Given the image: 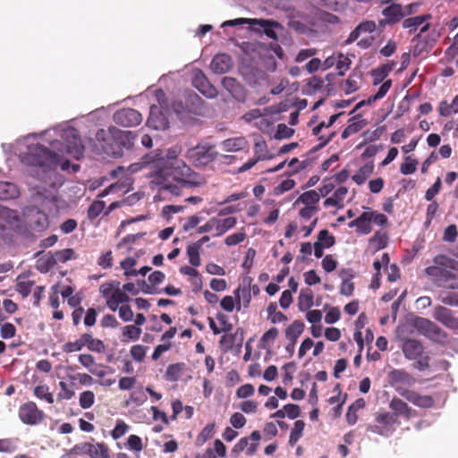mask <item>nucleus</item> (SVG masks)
I'll return each mask as SVG.
<instances>
[{"label": "nucleus", "instance_id": "1", "mask_svg": "<svg viewBox=\"0 0 458 458\" xmlns=\"http://www.w3.org/2000/svg\"><path fill=\"white\" fill-rule=\"evenodd\" d=\"M131 173L145 171L151 183L160 187L161 192L169 191L178 196L182 188H193L204 183V178L193 173L182 160L165 157H144L140 163L129 167Z\"/></svg>", "mask_w": 458, "mask_h": 458}, {"label": "nucleus", "instance_id": "2", "mask_svg": "<svg viewBox=\"0 0 458 458\" xmlns=\"http://www.w3.org/2000/svg\"><path fill=\"white\" fill-rule=\"evenodd\" d=\"M50 131H46L42 137V143H32L27 147L26 151L20 155L21 162L26 166V173L36 178L39 183L35 187L37 192L45 199L51 202L57 200V188L55 165L57 157L54 150H50L45 143L53 146L55 140H48Z\"/></svg>", "mask_w": 458, "mask_h": 458}, {"label": "nucleus", "instance_id": "3", "mask_svg": "<svg viewBox=\"0 0 458 458\" xmlns=\"http://www.w3.org/2000/svg\"><path fill=\"white\" fill-rule=\"evenodd\" d=\"M434 265L428 267L425 273L446 287L458 289V278L454 273L458 272V261L445 255L436 256Z\"/></svg>", "mask_w": 458, "mask_h": 458}, {"label": "nucleus", "instance_id": "4", "mask_svg": "<svg viewBox=\"0 0 458 458\" xmlns=\"http://www.w3.org/2000/svg\"><path fill=\"white\" fill-rule=\"evenodd\" d=\"M132 136L131 131H123L115 127H110L108 130L100 129L96 133V140L98 144L89 146L91 150L96 153H105L107 156H120V144H123V139L130 140Z\"/></svg>", "mask_w": 458, "mask_h": 458}, {"label": "nucleus", "instance_id": "5", "mask_svg": "<svg viewBox=\"0 0 458 458\" xmlns=\"http://www.w3.org/2000/svg\"><path fill=\"white\" fill-rule=\"evenodd\" d=\"M281 111L282 109L276 106H268L264 109L254 108L245 113L242 116V120L246 123L252 124L263 132H267L276 122L274 116Z\"/></svg>", "mask_w": 458, "mask_h": 458}, {"label": "nucleus", "instance_id": "6", "mask_svg": "<svg viewBox=\"0 0 458 458\" xmlns=\"http://www.w3.org/2000/svg\"><path fill=\"white\" fill-rule=\"evenodd\" d=\"M99 293L106 300L107 308L112 311H116L119 306L130 301V297L121 289L120 283L117 281L102 284L99 286Z\"/></svg>", "mask_w": 458, "mask_h": 458}, {"label": "nucleus", "instance_id": "7", "mask_svg": "<svg viewBox=\"0 0 458 458\" xmlns=\"http://www.w3.org/2000/svg\"><path fill=\"white\" fill-rule=\"evenodd\" d=\"M13 233H25L26 228L17 211L0 206V235L9 236Z\"/></svg>", "mask_w": 458, "mask_h": 458}, {"label": "nucleus", "instance_id": "8", "mask_svg": "<svg viewBox=\"0 0 458 458\" xmlns=\"http://www.w3.org/2000/svg\"><path fill=\"white\" fill-rule=\"evenodd\" d=\"M63 147L66 153L72 158L79 160L83 157L85 145L76 129L72 127L62 129Z\"/></svg>", "mask_w": 458, "mask_h": 458}, {"label": "nucleus", "instance_id": "9", "mask_svg": "<svg viewBox=\"0 0 458 458\" xmlns=\"http://www.w3.org/2000/svg\"><path fill=\"white\" fill-rule=\"evenodd\" d=\"M156 97L159 102V106L152 105L150 106L147 125L154 130L164 131L167 129L169 125V120L165 114L166 109L165 107L164 102L161 101V98L165 97V94L162 90H157Z\"/></svg>", "mask_w": 458, "mask_h": 458}, {"label": "nucleus", "instance_id": "10", "mask_svg": "<svg viewBox=\"0 0 458 458\" xmlns=\"http://www.w3.org/2000/svg\"><path fill=\"white\" fill-rule=\"evenodd\" d=\"M398 425L399 422L395 415L386 411L378 412L376 414L375 423L369 425L368 430L383 437H389Z\"/></svg>", "mask_w": 458, "mask_h": 458}, {"label": "nucleus", "instance_id": "11", "mask_svg": "<svg viewBox=\"0 0 458 458\" xmlns=\"http://www.w3.org/2000/svg\"><path fill=\"white\" fill-rule=\"evenodd\" d=\"M23 226L26 228V232L30 229L34 231H43L48 225V217L47 214L40 211L36 207H28L23 209L22 212Z\"/></svg>", "mask_w": 458, "mask_h": 458}, {"label": "nucleus", "instance_id": "12", "mask_svg": "<svg viewBox=\"0 0 458 458\" xmlns=\"http://www.w3.org/2000/svg\"><path fill=\"white\" fill-rule=\"evenodd\" d=\"M236 223V218L233 216L226 218L212 217L206 224L199 227L198 233H210L213 236L218 237L233 228Z\"/></svg>", "mask_w": 458, "mask_h": 458}, {"label": "nucleus", "instance_id": "13", "mask_svg": "<svg viewBox=\"0 0 458 458\" xmlns=\"http://www.w3.org/2000/svg\"><path fill=\"white\" fill-rule=\"evenodd\" d=\"M189 157L196 165H206L217 157V152L212 145L199 144L189 150Z\"/></svg>", "mask_w": 458, "mask_h": 458}, {"label": "nucleus", "instance_id": "14", "mask_svg": "<svg viewBox=\"0 0 458 458\" xmlns=\"http://www.w3.org/2000/svg\"><path fill=\"white\" fill-rule=\"evenodd\" d=\"M414 328L426 337L441 342L445 337L444 332L432 321L424 318H416L412 323Z\"/></svg>", "mask_w": 458, "mask_h": 458}, {"label": "nucleus", "instance_id": "15", "mask_svg": "<svg viewBox=\"0 0 458 458\" xmlns=\"http://www.w3.org/2000/svg\"><path fill=\"white\" fill-rule=\"evenodd\" d=\"M77 454L89 458H109V449L104 443H81L74 447Z\"/></svg>", "mask_w": 458, "mask_h": 458}, {"label": "nucleus", "instance_id": "16", "mask_svg": "<svg viewBox=\"0 0 458 458\" xmlns=\"http://www.w3.org/2000/svg\"><path fill=\"white\" fill-rule=\"evenodd\" d=\"M259 25V27L264 29L266 34L270 38H276L275 32L272 30V27L276 25V23L271 22L270 21L262 20V19H249V18H237L234 20H228L224 21L221 24V28L226 27H234V26H242V25Z\"/></svg>", "mask_w": 458, "mask_h": 458}, {"label": "nucleus", "instance_id": "17", "mask_svg": "<svg viewBox=\"0 0 458 458\" xmlns=\"http://www.w3.org/2000/svg\"><path fill=\"white\" fill-rule=\"evenodd\" d=\"M19 418L25 424L36 425L44 419V412L37 407L35 403L28 402L20 407Z\"/></svg>", "mask_w": 458, "mask_h": 458}, {"label": "nucleus", "instance_id": "18", "mask_svg": "<svg viewBox=\"0 0 458 458\" xmlns=\"http://www.w3.org/2000/svg\"><path fill=\"white\" fill-rule=\"evenodd\" d=\"M255 157L250 158L246 163L238 168V173H244L251 169L259 161L270 159L271 156L267 151V142L260 139L257 140L254 143Z\"/></svg>", "mask_w": 458, "mask_h": 458}, {"label": "nucleus", "instance_id": "19", "mask_svg": "<svg viewBox=\"0 0 458 458\" xmlns=\"http://www.w3.org/2000/svg\"><path fill=\"white\" fill-rule=\"evenodd\" d=\"M114 121L122 126L132 127L140 124L142 115L135 109L123 108L114 114Z\"/></svg>", "mask_w": 458, "mask_h": 458}, {"label": "nucleus", "instance_id": "20", "mask_svg": "<svg viewBox=\"0 0 458 458\" xmlns=\"http://www.w3.org/2000/svg\"><path fill=\"white\" fill-rule=\"evenodd\" d=\"M192 84L201 94L208 98H213L217 95L216 88L209 83L200 70H194Z\"/></svg>", "mask_w": 458, "mask_h": 458}, {"label": "nucleus", "instance_id": "21", "mask_svg": "<svg viewBox=\"0 0 458 458\" xmlns=\"http://www.w3.org/2000/svg\"><path fill=\"white\" fill-rule=\"evenodd\" d=\"M433 317L445 327L458 330V318L454 317L450 310L438 306L435 309Z\"/></svg>", "mask_w": 458, "mask_h": 458}, {"label": "nucleus", "instance_id": "22", "mask_svg": "<svg viewBox=\"0 0 458 458\" xmlns=\"http://www.w3.org/2000/svg\"><path fill=\"white\" fill-rule=\"evenodd\" d=\"M402 350L406 359L416 360L423 354L424 347L420 342L414 339H404Z\"/></svg>", "mask_w": 458, "mask_h": 458}, {"label": "nucleus", "instance_id": "23", "mask_svg": "<svg viewBox=\"0 0 458 458\" xmlns=\"http://www.w3.org/2000/svg\"><path fill=\"white\" fill-rule=\"evenodd\" d=\"M370 217L371 216H369L366 208L363 213L348 224V226L350 228H355L356 232L360 234H369L372 232V227L369 224Z\"/></svg>", "mask_w": 458, "mask_h": 458}, {"label": "nucleus", "instance_id": "24", "mask_svg": "<svg viewBox=\"0 0 458 458\" xmlns=\"http://www.w3.org/2000/svg\"><path fill=\"white\" fill-rule=\"evenodd\" d=\"M391 87H392L391 80L385 81L382 85H380V87L376 94L369 96L367 99L360 101L355 106V108L353 109V111L352 113L356 112L357 110H359L360 107H362L364 106H369L372 103L384 98L386 97V95L387 94V92L389 91V89H391Z\"/></svg>", "mask_w": 458, "mask_h": 458}, {"label": "nucleus", "instance_id": "25", "mask_svg": "<svg viewBox=\"0 0 458 458\" xmlns=\"http://www.w3.org/2000/svg\"><path fill=\"white\" fill-rule=\"evenodd\" d=\"M391 87H392L391 80L385 81L382 85H380V87L376 94L369 96L367 99L360 101L355 106V108L353 109V111L352 113L356 112L357 110H359L360 107H362L364 106H369L372 103L384 98L386 97V95L387 94V92L389 91V89H391Z\"/></svg>", "mask_w": 458, "mask_h": 458}, {"label": "nucleus", "instance_id": "26", "mask_svg": "<svg viewBox=\"0 0 458 458\" xmlns=\"http://www.w3.org/2000/svg\"><path fill=\"white\" fill-rule=\"evenodd\" d=\"M391 87H392L391 80L385 81L382 85H380V87L376 94L369 96L367 99L360 101L355 106V108L353 109V111L352 113L356 112L357 110H359L360 107H362L364 106H369L372 103L384 98L386 97V95L387 94V92L389 91V89H391Z\"/></svg>", "mask_w": 458, "mask_h": 458}, {"label": "nucleus", "instance_id": "27", "mask_svg": "<svg viewBox=\"0 0 458 458\" xmlns=\"http://www.w3.org/2000/svg\"><path fill=\"white\" fill-rule=\"evenodd\" d=\"M410 403L421 408H429L433 405V400L428 395H420L413 391H403L400 393Z\"/></svg>", "mask_w": 458, "mask_h": 458}, {"label": "nucleus", "instance_id": "28", "mask_svg": "<svg viewBox=\"0 0 458 458\" xmlns=\"http://www.w3.org/2000/svg\"><path fill=\"white\" fill-rule=\"evenodd\" d=\"M232 67V59L228 55L219 54L214 56L210 68L215 73H225Z\"/></svg>", "mask_w": 458, "mask_h": 458}, {"label": "nucleus", "instance_id": "29", "mask_svg": "<svg viewBox=\"0 0 458 458\" xmlns=\"http://www.w3.org/2000/svg\"><path fill=\"white\" fill-rule=\"evenodd\" d=\"M320 200V194L315 190H310L301 194L294 201L293 206L298 207L303 205L305 207L318 208V204Z\"/></svg>", "mask_w": 458, "mask_h": 458}, {"label": "nucleus", "instance_id": "30", "mask_svg": "<svg viewBox=\"0 0 458 458\" xmlns=\"http://www.w3.org/2000/svg\"><path fill=\"white\" fill-rule=\"evenodd\" d=\"M394 64H385L378 66L376 69H373L370 72L372 78V84L374 86L383 84L387 80L386 77L394 69Z\"/></svg>", "mask_w": 458, "mask_h": 458}, {"label": "nucleus", "instance_id": "31", "mask_svg": "<svg viewBox=\"0 0 458 458\" xmlns=\"http://www.w3.org/2000/svg\"><path fill=\"white\" fill-rule=\"evenodd\" d=\"M348 193V189L344 186L339 187L331 197L327 198L324 201V207L329 208H342L344 207V202Z\"/></svg>", "mask_w": 458, "mask_h": 458}, {"label": "nucleus", "instance_id": "32", "mask_svg": "<svg viewBox=\"0 0 458 458\" xmlns=\"http://www.w3.org/2000/svg\"><path fill=\"white\" fill-rule=\"evenodd\" d=\"M305 325L301 320H294L285 329V338L292 343V350H294V345L297 339L304 331Z\"/></svg>", "mask_w": 458, "mask_h": 458}, {"label": "nucleus", "instance_id": "33", "mask_svg": "<svg viewBox=\"0 0 458 458\" xmlns=\"http://www.w3.org/2000/svg\"><path fill=\"white\" fill-rule=\"evenodd\" d=\"M247 146L248 140L244 137L230 138L221 142V148L225 152H236Z\"/></svg>", "mask_w": 458, "mask_h": 458}, {"label": "nucleus", "instance_id": "34", "mask_svg": "<svg viewBox=\"0 0 458 458\" xmlns=\"http://www.w3.org/2000/svg\"><path fill=\"white\" fill-rule=\"evenodd\" d=\"M376 30V23L372 21H367L360 23L349 35L346 44H351L358 39L362 33H371Z\"/></svg>", "mask_w": 458, "mask_h": 458}, {"label": "nucleus", "instance_id": "35", "mask_svg": "<svg viewBox=\"0 0 458 458\" xmlns=\"http://www.w3.org/2000/svg\"><path fill=\"white\" fill-rule=\"evenodd\" d=\"M298 309L301 312H305L314 306V295L310 289H301L298 297Z\"/></svg>", "mask_w": 458, "mask_h": 458}, {"label": "nucleus", "instance_id": "36", "mask_svg": "<svg viewBox=\"0 0 458 458\" xmlns=\"http://www.w3.org/2000/svg\"><path fill=\"white\" fill-rule=\"evenodd\" d=\"M389 408L394 411L393 415H395L396 419L398 416H403L407 419L412 416V411L406 403L399 398H393L389 403Z\"/></svg>", "mask_w": 458, "mask_h": 458}, {"label": "nucleus", "instance_id": "37", "mask_svg": "<svg viewBox=\"0 0 458 458\" xmlns=\"http://www.w3.org/2000/svg\"><path fill=\"white\" fill-rule=\"evenodd\" d=\"M383 15L386 17L388 22H396L404 16V12L400 4H393L386 7L383 12Z\"/></svg>", "mask_w": 458, "mask_h": 458}, {"label": "nucleus", "instance_id": "38", "mask_svg": "<svg viewBox=\"0 0 458 458\" xmlns=\"http://www.w3.org/2000/svg\"><path fill=\"white\" fill-rule=\"evenodd\" d=\"M389 379L392 384H403L411 386L414 383V378L407 372L401 369H394L389 372Z\"/></svg>", "mask_w": 458, "mask_h": 458}, {"label": "nucleus", "instance_id": "39", "mask_svg": "<svg viewBox=\"0 0 458 458\" xmlns=\"http://www.w3.org/2000/svg\"><path fill=\"white\" fill-rule=\"evenodd\" d=\"M374 165L367 163L360 166L359 170L352 176V180L358 185L363 184L367 179L373 174Z\"/></svg>", "mask_w": 458, "mask_h": 458}, {"label": "nucleus", "instance_id": "40", "mask_svg": "<svg viewBox=\"0 0 458 458\" xmlns=\"http://www.w3.org/2000/svg\"><path fill=\"white\" fill-rule=\"evenodd\" d=\"M17 186L9 182H0V199H12L19 196Z\"/></svg>", "mask_w": 458, "mask_h": 458}, {"label": "nucleus", "instance_id": "41", "mask_svg": "<svg viewBox=\"0 0 458 458\" xmlns=\"http://www.w3.org/2000/svg\"><path fill=\"white\" fill-rule=\"evenodd\" d=\"M141 328L134 325H127L122 328V342L137 341L140 337Z\"/></svg>", "mask_w": 458, "mask_h": 458}, {"label": "nucleus", "instance_id": "42", "mask_svg": "<svg viewBox=\"0 0 458 458\" xmlns=\"http://www.w3.org/2000/svg\"><path fill=\"white\" fill-rule=\"evenodd\" d=\"M82 342L89 351L101 353L105 351L104 343L97 338H94L91 335H82Z\"/></svg>", "mask_w": 458, "mask_h": 458}, {"label": "nucleus", "instance_id": "43", "mask_svg": "<svg viewBox=\"0 0 458 458\" xmlns=\"http://www.w3.org/2000/svg\"><path fill=\"white\" fill-rule=\"evenodd\" d=\"M268 319L273 324H279L287 320L286 316L277 310L276 303H270L267 309Z\"/></svg>", "mask_w": 458, "mask_h": 458}, {"label": "nucleus", "instance_id": "44", "mask_svg": "<svg viewBox=\"0 0 458 458\" xmlns=\"http://www.w3.org/2000/svg\"><path fill=\"white\" fill-rule=\"evenodd\" d=\"M458 113V95L454 97L452 103L448 104L445 101H442L439 105V114L442 116H450L453 114Z\"/></svg>", "mask_w": 458, "mask_h": 458}, {"label": "nucleus", "instance_id": "45", "mask_svg": "<svg viewBox=\"0 0 458 458\" xmlns=\"http://www.w3.org/2000/svg\"><path fill=\"white\" fill-rule=\"evenodd\" d=\"M304 428H305V422L303 420H299L294 422V426L291 431L290 437H289V445L291 446L295 445V444L302 437Z\"/></svg>", "mask_w": 458, "mask_h": 458}, {"label": "nucleus", "instance_id": "46", "mask_svg": "<svg viewBox=\"0 0 458 458\" xmlns=\"http://www.w3.org/2000/svg\"><path fill=\"white\" fill-rule=\"evenodd\" d=\"M33 285L34 283L31 280L25 276H19L17 278L16 291L25 298L30 293Z\"/></svg>", "mask_w": 458, "mask_h": 458}, {"label": "nucleus", "instance_id": "47", "mask_svg": "<svg viewBox=\"0 0 458 458\" xmlns=\"http://www.w3.org/2000/svg\"><path fill=\"white\" fill-rule=\"evenodd\" d=\"M418 165V161L411 156H406L403 163L400 165V172L403 175L412 174L415 173Z\"/></svg>", "mask_w": 458, "mask_h": 458}, {"label": "nucleus", "instance_id": "48", "mask_svg": "<svg viewBox=\"0 0 458 458\" xmlns=\"http://www.w3.org/2000/svg\"><path fill=\"white\" fill-rule=\"evenodd\" d=\"M367 210L369 216H371L369 219V224L371 225V227L373 226V225L381 227L386 226L387 225L388 219L386 215L375 211L370 208H367Z\"/></svg>", "mask_w": 458, "mask_h": 458}, {"label": "nucleus", "instance_id": "49", "mask_svg": "<svg viewBox=\"0 0 458 458\" xmlns=\"http://www.w3.org/2000/svg\"><path fill=\"white\" fill-rule=\"evenodd\" d=\"M429 15H419L415 17L407 18L403 22L404 29H410L411 30H416L420 25H422Z\"/></svg>", "mask_w": 458, "mask_h": 458}, {"label": "nucleus", "instance_id": "50", "mask_svg": "<svg viewBox=\"0 0 458 458\" xmlns=\"http://www.w3.org/2000/svg\"><path fill=\"white\" fill-rule=\"evenodd\" d=\"M233 295H235L239 308H241V303H242L244 307H247L250 302V292L247 287L237 288L234 290Z\"/></svg>", "mask_w": 458, "mask_h": 458}, {"label": "nucleus", "instance_id": "51", "mask_svg": "<svg viewBox=\"0 0 458 458\" xmlns=\"http://www.w3.org/2000/svg\"><path fill=\"white\" fill-rule=\"evenodd\" d=\"M200 250L198 246L193 243L188 245L186 252L189 258V262L193 267H199L201 264V259L199 257Z\"/></svg>", "mask_w": 458, "mask_h": 458}, {"label": "nucleus", "instance_id": "52", "mask_svg": "<svg viewBox=\"0 0 458 458\" xmlns=\"http://www.w3.org/2000/svg\"><path fill=\"white\" fill-rule=\"evenodd\" d=\"M137 264V259L134 257H128L123 261H121L120 266L124 271V275L127 277L137 276V270L134 269L135 265Z\"/></svg>", "mask_w": 458, "mask_h": 458}, {"label": "nucleus", "instance_id": "53", "mask_svg": "<svg viewBox=\"0 0 458 458\" xmlns=\"http://www.w3.org/2000/svg\"><path fill=\"white\" fill-rule=\"evenodd\" d=\"M217 319L221 321L223 325L222 327H218L214 319L212 318H208L209 327L211 328L215 335H218L222 332H227L231 330L232 326L225 321V317L224 315H218Z\"/></svg>", "mask_w": 458, "mask_h": 458}, {"label": "nucleus", "instance_id": "54", "mask_svg": "<svg viewBox=\"0 0 458 458\" xmlns=\"http://www.w3.org/2000/svg\"><path fill=\"white\" fill-rule=\"evenodd\" d=\"M316 242L328 249L335 244V237L329 233V231L324 229L319 231Z\"/></svg>", "mask_w": 458, "mask_h": 458}, {"label": "nucleus", "instance_id": "55", "mask_svg": "<svg viewBox=\"0 0 458 458\" xmlns=\"http://www.w3.org/2000/svg\"><path fill=\"white\" fill-rule=\"evenodd\" d=\"M182 373V369L180 364L169 365L165 373V378L167 381L174 382L177 381Z\"/></svg>", "mask_w": 458, "mask_h": 458}, {"label": "nucleus", "instance_id": "56", "mask_svg": "<svg viewBox=\"0 0 458 458\" xmlns=\"http://www.w3.org/2000/svg\"><path fill=\"white\" fill-rule=\"evenodd\" d=\"M323 128H327V123L326 122H321L320 123H318L317 126H315L312 129L313 134L315 136H318V140H320V145L321 146L327 145L331 140L332 137L335 135V133H333V132L329 133L327 135H325V134L320 135V132H321Z\"/></svg>", "mask_w": 458, "mask_h": 458}, {"label": "nucleus", "instance_id": "57", "mask_svg": "<svg viewBox=\"0 0 458 458\" xmlns=\"http://www.w3.org/2000/svg\"><path fill=\"white\" fill-rule=\"evenodd\" d=\"M95 403V394L92 391L87 390L80 394L79 403L82 409H89Z\"/></svg>", "mask_w": 458, "mask_h": 458}, {"label": "nucleus", "instance_id": "58", "mask_svg": "<svg viewBox=\"0 0 458 458\" xmlns=\"http://www.w3.org/2000/svg\"><path fill=\"white\" fill-rule=\"evenodd\" d=\"M278 329L276 327H272L268 329L264 335L261 336L260 344L263 348L269 347L278 336Z\"/></svg>", "mask_w": 458, "mask_h": 458}, {"label": "nucleus", "instance_id": "59", "mask_svg": "<svg viewBox=\"0 0 458 458\" xmlns=\"http://www.w3.org/2000/svg\"><path fill=\"white\" fill-rule=\"evenodd\" d=\"M369 243L375 246L376 250L384 249L387 243V237L385 233L377 231L369 240Z\"/></svg>", "mask_w": 458, "mask_h": 458}, {"label": "nucleus", "instance_id": "60", "mask_svg": "<svg viewBox=\"0 0 458 458\" xmlns=\"http://www.w3.org/2000/svg\"><path fill=\"white\" fill-rule=\"evenodd\" d=\"M73 386V382H71L70 384H67L65 382H59V398H64L67 400L71 399L75 394Z\"/></svg>", "mask_w": 458, "mask_h": 458}, {"label": "nucleus", "instance_id": "61", "mask_svg": "<svg viewBox=\"0 0 458 458\" xmlns=\"http://www.w3.org/2000/svg\"><path fill=\"white\" fill-rule=\"evenodd\" d=\"M295 185H296V182L294 180L286 179V180H284L283 182H281L278 185H276L274 188L273 192L275 195L279 196L286 191H291L292 189L294 188Z\"/></svg>", "mask_w": 458, "mask_h": 458}, {"label": "nucleus", "instance_id": "62", "mask_svg": "<svg viewBox=\"0 0 458 458\" xmlns=\"http://www.w3.org/2000/svg\"><path fill=\"white\" fill-rule=\"evenodd\" d=\"M106 207V203L102 200H95L89 208L88 216L90 219L97 218Z\"/></svg>", "mask_w": 458, "mask_h": 458}, {"label": "nucleus", "instance_id": "63", "mask_svg": "<svg viewBox=\"0 0 458 458\" xmlns=\"http://www.w3.org/2000/svg\"><path fill=\"white\" fill-rule=\"evenodd\" d=\"M129 429V425H127L123 420H117L115 427L111 431V436L114 439L117 440L123 437Z\"/></svg>", "mask_w": 458, "mask_h": 458}, {"label": "nucleus", "instance_id": "64", "mask_svg": "<svg viewBox=\"0 0 458 458\" xmlns=\"http://www.w3.org/2000/svg\"><path fill=\"white\" fill-rule=\"evenodd\" d=\"M34 394L39 398L46 400L48 403H54V396L49 392V388L47 386H38L34 389Z\"/></svg>", "mask_w": 458, "mask_h": 458}]
</instances>
